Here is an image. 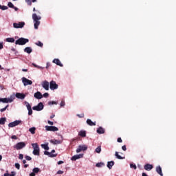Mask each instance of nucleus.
Here are the masks:
<instances>
[{"instance_id": "27", "label": "nucleus", "mask_w": 176, "mask_h": 176, "mask_svg": "<svg viewBox=\"0 0 176 176\" xmlns=\"http://www.w3.org/2000/svg\"><path fill=\"white\" fill-rule=\"evenodd\" d=\"M6 42H9L10 43H14V38H7Z\"/></svg>"}, {"instance_id": "47", "label": "nucleus", "mask_w": 176, "mask_h": 176, "mask_svg": "<svg viewBox=\"0 0 176 176\" xmlns=\"http://www.w3.org/2000/svg\"><path fill=\"white\" fill-rule=\"evenodd\" d=\"M60 105V107H65V102L64 100H62Z\"/></svg>"}, {"instance_id": "11", "label": "nucleus", "mask_w": 176, "mask_h": 176, "mask_svg": "<svg viewBox=\"0 0 176 176\" xmlns=\"http://www.w3.org/2000/svg\"><path fill=\"white\" fill-rule=\"evenodd\" d=\"M25 25V23L24 22H19V23H14L13 27L14 28H23Z\"/></svg>"}, {"instance_id": "9", "label": "nucleus", "mask_w": 176, "mask_h": 176, "mask_svg": "<svg viewBox=\"0 0 176 176\" xmlns=\"http://www.w3.org/2000/svg\"><path fill=\"white\" fill-rule=\"evenodd\" d=\"M21 123V120H15L12 122H10L8 124V127H16V126H19Z\"/></svg>"}, {"instance_id": "60", "label": "nucleus", "mask_w": 176, "mask_h": 176, "mask_svg": "<svg viewBox=\"0 0 176 176\" xmlns=\"http://www.w3.org/2000/svg\"><path fill=\"white\" fill-rule=\"evenodd\" d=\"M63 163H64V162H63V161L58 162V164H63Z\"/></svg>"}, {"instance_id": "39", "label": "nucleus", "mask_w": 176, "mask_h": 176, "mask_svg": "<svg viewBox=\"0 0 176 176\" xmlns=\"http://www.w3.org/2000/svg\"><path fill=\"white\" fill-rule=\"evenodd\" d=\"M57 105V102H55V101H50L48 102V105Z\"/></svg>"}, {"instance_id": "19", "label": "nucleus", "mask_w": 176, "mask_h": 176, "mask_svg": "<svg viewBox=\"0 0 176 176\" xmlns=\"http://www.w3.org/2000/svg\"><path fill=\"white\" fill-rule=\"evenodd\" d=\"M96 132L98 133V134H104L105 133V129L102 128V126H100L99 128H98Z\"/></svg>"}, {"instance_id": "36", "label": "nucleus", "mask_w": 176, "mask_h": 176, "mask_svg": "<svg viewBox=\"0 0 176 176\" xmlns=\"http://www.w3.org/2000/svg\"><path fill=\"white\" fill-rule=\"evenodd\" d=\"M39 171H40L39 168H34L33 169V173H34V174H38V173H39Z\"/></svg>"}, {"instance_id": "50", "label": "nucleus", "mask_w": 176, "mask_h": 176, "mask_svg": "<svg viewBox=\"0 0 176 176\" xmlns=\"http://www.w3.org/2000/svg\"><path fill=\"white\" fill-rule=\"evenodd\" d=\"M122 151H127V148L126 147V145L122 146Z\"/></svg>"}, {"instance_id": "57", "label": "nucleus", "mask_w": 176, "mask_h": 176, "mask_svg": "<svg viewBox=\"0 0 176 176\" xmlns=\"http://www.w3.org/2000/svg\"><path fill=\"white\" fill-rule=\"evenodd\" d=\"M12 9H14V10L16 12H17V10H19V8H17V7H15V6H14V8H12Z\"/></svg>"}, {"instance_id": "54", "label": "nucleus", "mask_w": 176, "mask_h": 176, "mask_svg": "<svg viewBox=\"0 0 176 176\" xmlns=\"http://www.w3.org/2000/svg\"><path fill=\"white\" fill-rule=\"evenodd\" d=\"M32 109H30L28 110V115H32Z\"/></svg>"}, {"instance_id": "22", "label": "nucleus", "mask_w": 176, "mask_h": 176, "mask_svg": "<svg viewBox=\"0 0 176 176\" xmlns=\"http://www.w3.org/2000/svg\"><path fill=\"white\" fill-rule=\"evenodd\" d=\"M156 172L157 173V174L163 176V172H162V167L160 166L156 167Z\"/></svg>"}, {"instance_id": "44", "label": "nucleus", "mask_w": 176, "mask_h": 176, "mask_svg": "<svg viewBox=\"0 0 176 176\" xmlns=\"http://www.w3.org/2000/svg\"><path fill=\"white\" fill-rule=\"evenodd\" d=\"M8 8L6 6H1V10H8Z\"/></svg>"}, {"instance_id": "46", "label": "nucleus", "mask_w": 176, "mask_h": 176, "mask_svg": "<svg viewBox=\"0 0 176 176\" xmlns=\"http://www.w3.org/2000/svg\"><path fill=\"white\" fill-rule=\"evenodd\" d=\"M19 159H20V160H23V159H24V155L23 154H19Z\"/></svg>"}, {"instance_id": "45", "label": "nucleus", "mask_w": 176, "mask_h": 176, "mask_svg": "<svg viewBox=\"0 0 176 176\" xmlns=\"http://www.w3.org/2000/svg\"><path fill=\"white\" fill-rule=\"evenodd\" d=\"M15 167L17 168V170H20V164L16 163L15 164Z\"/></svg>"}, {"instance_id": "25", "label": "nucleus", "mask_w": 176, "mask_h": 176, "mask_svg": "<svg viewBox=\"0 0 176 176\" xmlns=\"http://www.w3.org/2000/svg\"><path fill=\"white\" fill-rule=\"evenodd\" d=\"M78 135H80V137H82V138L86 137V131H80L78 133Z\"/></svg>"}, {"instance_id": "48", "label": "nucleus", "mask_w": 176, "mask_h": 176, "mask_svg": "<svg viewBox=\"0 0 176 176\" xmlns=\"http://www.w3.org/2000/svg\"><path fill=\"white\" fill-rule=\"evenodd\" d=\"M78 116V118H85V114L82 113V114H77L76 115Z\"/></svg>"}, {"instance_id": "7", "label": "nucleus", "mask_w": 176, "mask_h": 176, "mask_svg": "<svg viewBox=\"0 0 176 176\" xmlns=\"http://www.w3.org/2000/svg\"><path fill=\"white\" fill-rule=\"evenodd\" d=\"M50 88L51 90H56V89H58V85L56 83V81H51L50 82Z\"/></svg>"}, {"instance_id": "49", "label": "nucleus", "mask_w": 176, "mask_h": 176, "mask_svg": "<svg viewBox=\"0 0 176 176\" xmlns=\"http://www.w3.org/2000/svg\"><path fill=\"white\" fill-rule=\"evenodd\" d=\"M43 97H45V98H47V97H49V93H45V94L43 95Z\"/></svg>"}, {"instance_id": "29", "label": "nucleus", "mask_w": 176, "mask_h": 176, "mask_svg": "<svg viewBox=\"0 0 176 176\" xmlns=\"http://www.w3.org/2000/svg\"><path fill=\"white\" fill-rule=\"evenodd\" d=\"M35 130H36V128L32 127L29 129V131L31 133V134H35Z\"/></svg>"}, {"instance_id": "10", "label": "nucleus", "mask_w": 176, "mask_h": 176, "mask_svg": "<svg viewBox=\"0 0 176 176\" xmlns=\"http://www.w3.org/2000/svg\"><path fill=\"white\" fill-rule=\"evenodd\" d=\"M82 151H87V146L86 145H80L78 148L76 149V153H79L82 152Z\"/></svg>"}, {"instance_id": "18", "label": "nucleus", "mask_w": 176, "mask_h": 176, "mask_svg": "<svg viewBox=\"0 0 176 176\" xmlns=\"http://www.w3.org/2000/svg\"><path fill=\"white\" fill-rule=\"evenodd\" d=\"M52 63L54 64H56V65H58L59 67H63V64L61 63V61H60V59L55 58L53 60Z\"/></svg>"}, {"instance_id": "32", "label": "nucleus", "mask_w": 176, "mask_h": 176, "mask_svg": "<svg viewBox=\"0 0 176 176\" xmlns=\"http://www.w3.org/2000/svg\"><path fill=\"white\" fill-rule=\"evenodd\" d=\"M25 104L26 105L27 109L28 111H29L30 109H32V108L31 107V104H30V103H28V102H25Z\"/></svg>"}, {"instance_id": "14", "label": "nucleus", "mask_w": 176, "mask_h": 176, "mask_svg": "<svg viewBox=\"0 0 176 176\" xmlns=\"http://www.w3.org/2000/svg\"><path fill=\"white\" fill-rule=\"evenodd\" d=\"M34 97L37 100H41V98H43V95H42V93L40 91H37L34 94Z\"/></svg>"}, {"instance_id": "42", "label": "nucleus", "mask_w": 176, "mask_h": 176, "mask_svg": "<svg viewBox=\"0 0 176 176\" xmlns=\"http://www.w3.org/2000/svg\"><path fill=\"white\" fill-rule=\"evenodd\" d=\"M26 3H28V5H29V6H31V5H32V1L31 0H25Z\"/></svg>"}, {"instance_id": "51", "label": "nucleus", "mask_w": 176, "mask_h": 176, "mask_svg": "<svg viewBox=\"0 0 176 176\" xmlns=\"http://www.w3.org/2000/svg\"><path fill=\"white\" fill-rule=\"evenodd\" d=\"M47 123H48V124H50L51 126H53V124H54V123L50 120H48Z\"/></svg>"}, {"instance_id": "31", "label": "nucleus", "mask_w": 176, "mask_h": 176, "mask_svg": "<svg viewBox=\"0 0 176 176\" xmlns=\"http://www.w3.org/2000/svg\"><path fill=\"white\" fill-rule=\"evenodd\" d=\"M103 166H105V164L103 162H99L96 164V167H103Z\"/></svg>"}, {"instance_id": "64", "label": "nucleus", "mask_w": 176, "mask_h": 176, "mask_svg": "<svg viewBox=\"0 0 176 176\" xmlns=\"http://www.w3.org/2000/svg\"><path fill=\"white\" fill-rule=\"evenodd\" d=\"M27 167H28V164H25V165H24V168H27Z\"/></svg>"}, {"instance_id": "17", "label": "nucleus", "mask_w": 176, "mask_h": 176, "mask_svg": "<svg viewBox=\"0 0 176 176\" xmlns=\"http://www.w3.org/2000/svg\"><path fill=\"white\" fill-rule=\"evenodd\" d=\"M42 86H43V89H45V90H49V82H47V80H45L42 83Z\"/></svg>"}, {"instance_id": "21", "label": "nucleus", "mask_w": 176, "mask_h": 176, "mask_svg": "<svg viewBox=\"0 0 176 176\" xmlns=\"http://www.w3.org/2000/svg\"><path fill=\"white\" fill-rule=\"evenodd\" d=\"M25 53H28V54H31L32 53V48L31 47H27L24 49Z\"/></svg>"}, {"instance_id": "43", "label": "nucleus", "mask_w": 176, "mask_h": 176, "mask_svg": "<svg viewBox=\"0 0 176 176\" xmlns=\"http://www.w3.org/2000/svg\"><path fill=\"white\" fill-rule=\"evenodd\" d=\"M25 159L26 160H28V161L32 160V158L31 157L28 156V155H26V156L25 157Z\"/></svg>"}, {"instance_id": "2", "label": "nucleus", "mask_w": 176, "mask_h": 176, "mask_svg": "<svg viewBox=\"0 0 176 176\" xmlns=\"http://www.w3.org/2000/svg\"><path fill=\"white\" fill-rule=\"evenodd\" d=\"M29 42L30 40H28V38L21 37L15 41V45H25V43H28Z\"/></svg>"}, {"instance_id": "12", "label": "nucleus", "mask_w": 176, "mask_h": 176, "mask_svg": "<svg viewBox=\"0 0 176 176\" xmlns=\"http://www.w3.org/2000/svg\"><path fill=\"white\" fill-rule=\"evenodd\" d=\"M47 131H58V128L53 126H45Z\"/></svg>"}, {"instance_id": "20", "label": "nucleus", "mask_w": 176, "mask_h": 176, "mask_svg": "<svg viewBox=\"0 0 176 176\" xmlns=\"http://www.w3.org/2000/svg\"><path fill=\"white\" fill-rule=\"evenodd\" d=\"M44 155L49 156L50 157H56L57 154H52L50 152L45 151Z\"/></svg>"}, {"instance_id": "55", "label": "nucleus", "mask_w": 176, "mask_h": 176, "mask_svg": "<svg viewBox=\"0 0 176 176\" xmlns=\"http://www.w3.org/2000/svg\"><path fill=\"white\" fill-rule=\"evenodd\" d=\"M117 141H118V142H123V140H122L121 138H118Z\"/></svg>"}, {"instance_id": "15", "label": "nucleus", "mask_w": 176, "mask_h": 176, "mask_svg": "<svg viewBox=\"0 0 176 176\" xmlns=\"http://www.w3.org/2000/svg\"><path fill=\"white\" fill-rule=\"evenodd\" d=\"M15 97H16V98H19L20 100H24L25 98V94L16 93Z\"/></svg>"}, {"instance_id": "6", "label": "nucleus", "mask_w": 176, "mask_h": 176, "mask_svg": "<svg viewBox=\"0 0 176 176\" xmlns=\"http://www.w3.org/2000/svg\"><path fill=\"white\" fill-rule=\"evenodd\" d=\"M43 103L39 102L37 106L32 107L33 111H42L43 109Z\"/></svg>"}, {"instance_id": "58", "label": "nucleus", "mask_w": 176, "mask_h": 176, "mask_svg": "<svg viewBox=\"0 0 176 176\" xmlns=\"http://www.w3.org/2000/svg\"><path fill=\"white\" fill-rule=\"evenodd\" d=\"M22 71H23V72H28V69H23Z\"/></svg>"}, {"instance_id": "53", "label": "nucleus", "mask_w": 176, "mask_h": 176, "mask_svg": "<svg viewBox=\"0 0 176 176\" xmlns=\"http://www.w3.org/2000/svg\"><path fill=\"white\" fill-rule=\"evenodd\" d=\"M3 49V43H0V50Z\"/></svg>"}, {"instance_id": "8", "label": "nucleus", "mask_w": 176, "mask_h": 176, "mask_svg": "<svg viewBox=\"0 0 176 176\" xmlns=\"http://www.w3.org/2000/svg\"><path fill=\"white\" fill-rule=\"evenodd\" d=\"M22 82L24 86H28V85H32V81L31 80H28L25 77L22 78Z\"/></svg>"}, {"instance_id": "28", "label": "nucleus", "mask_w": 176, "mask_h": 176, "mask_svg": "<svg viewBox=\"0 0 176 176\" xmlns=\"http://www.w3.org/2000/svg\"><path fill=\"white\" fill-rule=\"evenodd\" d=\"M6 122V118H0V124H5Z\"/></svg>"}, {"instance_id": "40", "label": "nucleus", "mask_w": 176, "mask_h": 176, "mask_svg": "<svg viewBox=\"0 0 176 176\" xmlns=\"http://www.w3.org/2000/svg\"><path fill=\"white\" fill-rule=\"evenodd\" d=\"M130 167L131 168H134V170H137V166L134 164H131Z\"/></svg>"}, {"instance_id": "30", "label": "nucleus", "mask_w": 176, "mask_h": 176, "mask_svg": "<svg viewBox=\"0 0 176 176\" xmlns=\"http://www.w3.org/2000/svg\"><path fill=\"white\" fill-rule=\"evenodd\" d=\"M41 148L45 149V151H49V146L47 144H41Z\"/></svg>"}, {"instance_id": "16", "label": "nucleus", "mask_w": 176, "mask_h": 176, "mask_svg": "<svg viewBox=\"0 0 176 176\" xmlns=\"http://www.w3.org/2000/svg\"><path fill=\"white\" fill-rule=\"evenodd\" d=\"M144 170H146V171H151L152 168H153V166L150 164H145L144 166Z\"/></svg>"}, {"instance_id": "4", "label": "nucleus", "mask_w": 176, "mask_h": 176, "mask_svg": "<svg viewBox=\"0 0 176 176\" xmlns=\"http://www.w3.org/2000/svg\"><path fill=\"white\" fill-rule=\"evenodd\" d=\"M14 100V96H11L10 98H1L0 102H3V104H9V102H13Z\"/></svg>"}, {"instance_id": "38", "label": "nucleus", "mask_w": 176, "mask_h": 176, "mask_svg": "<svg viewBox=\"0 0 176 176\" xmlns=\"http://www.w3.org/2000/svg\"><path fill=\"white\" fill-rule=\"evenodd\" d=\"M8 108H9V104H7L4 108H3V109H0V111L1 112H5V111L6 110V109H8Z\"/></svg>"}, {"instance_id": "24", "label": "nucleus", "mask_w": 176, "mask_h": 176, "mask_svg": "<svg viewBox=\"0 0 176 176\" xmlns=\"http://www.w3.org/2000/svg\"><path fill=\"white\" fill-rule=\"evenodd\" d=\"M113 164H115V162L113 161L108 162V163H107L108 168H109V170H111V168H112V166H113Z\"/></svg>"}, {"instance_id": "56", "label": "nucleus", "mask_w": 176, "mask_h": 176, "mask_svg": "<svg viewBox=\"0 0 176 176\" xmlns=\"http://www.w3.org/2000/svg\"><path fill=\"white\" fill-rule=\"evenodd\" d=\"M11 138H12V140H17V136H16V135H12V136L11 137Z\"/></svg>"}, {"instance_id": "1", "label": "nucleus", "mask_w": 176, "mask_h": 176, "mask_svg": "<svg viewBox=\"0 0 176 176\" xmlns=\"http://www.w3.org/2000/svg\"><path fill=\"white\" fill-rule=\"evenodd\" d=\"M32 19H33V21H34V28H35V30H38V28L41 25V21H39V20H41L42 19V17L41 16H38V15H36V14L34 13V14H32Z\"/></svg>"}, {"instance_id": "63", "label": "nucleus", "mask_w": 176, "mask_h": 176, "mask_svg": "<svg viewBox=\"0 0 176 176\" xmlns=\"http://www.w3.org/2000/svg\"><path fill=\"white\" fill-rule=\"evenodd\" d=\"M142 176H148V175H146V173H143Z\"/></svg>"}, {"instance_id": "23", "label": "nucleus", "mask_w": 176, "mask_h": 176, "mask_svg": "<svg viewBox=\"0 0 176 176\" xmlns=\"http://www.w3.org/2000/svg\"><path fill=\"white\" fill-rule=\"evenodd\" d=\"M87 124L89 126H96V122H93V121H91V120H90V119H87Z\"/></svg>"}, {"instance_id": "33", "label": "nucleus", "mask_w": 176, "mask_h": 176, "mask_svg": "<svg viewBox=\"0 0 176 176\" xmlns=\"http://www.w3.org/2000/svg\"><path fill=\"white\" fill-rule=\"evenodd\" d=\"M50 142H52V144H54V145H56L57 144H60V140H51Z\"/></svg>"}, {"instance_id": "3", "label": "nucleus", "mask_w": 176, "mask_h": 176, "mask_svg": "<svg viewBox=\"0 0 176 176\" xmlns=\"http://www.w3.org/2000/svg\"><path fill=\"white\" fill-rule=\"evenodd\" d=\"M32 146L34 148L33 155L35 156H39V146L38 145V143L32 144Z\"/></svg>"}, {"instance_id": "41", "label": "nucleus", "mask_w": 176, "mask_h": 176, "mask_svg": "<svg viewBox=\"0 0 176 176\" xmlns=\"http://www.w3.org/2000/svg\"><path fill=\"white\" fill-rule=\"evenodd\" d=\"M8 8H12L13 9V8H14V5H13V3L12 2H9L8 4Z\"/></svg>"}, {"instance_id": "5", "label": "nucleus", "mask_w": 176, "mask_h": 176, "mask_svg": "<svg viewBox=\"0 0 176 176\" xmlns=\"http://www.w3.org/2000/svg\"><path fill=\"white\" fill-rule=\"evenodd\" d=\"M25 143L23 142H21L17 143L14 146V148H16L17 151H20V149H23V148H25Z\"/></svg>"}, {"instance_id": "61", "label": "nucleus", "mask_w": 176, "mask_h": 176, "mask_svg": "<svg viewBox=\"0 0 176 176\" xmlns=\"http://www.w3.org/2000/svg\"><path fill=\"white\" fill-rule=\"evenodd\" d=\"M54 153H56V151L55 150H52V152H51L52 155H54Z\"/></svg>"}, {"instance_id": "59", "label": "nucleus", "mask_w": 176, "mask_h": 176, "mask_svg": "<svg viewBox=\"0 0 176 176\" xmlns=\"http://www.w3.org/2000/svg\"><path fill=\"white\" fill-rule=\"evenodd\" d=\"M30 176H35V173L34 172H32L30 174Z\"/></svg>"}, {"instance_id": "52", "label": "nucleus", "mask_w": 176, "mask_h": 176, "mask_svg": "<svg viewBox=\"0 0 176 176\" xmlns=\"http://www.w3.org/2000/svg\"><path fill=\"white\" fill-rule=\"evenodd\" d=\"M57 174H58V175L64 174V171H63V170H58Z\"/></svg>"}, {"instance_id": "62", "label": "nucleus", "mask_w": 176, "mask_h": 176, "mask_svg": "<svg viewBox=\"0 0 176 176\" xmlns=\"http://www.w3.org/2000/svg\"><path fill=\"white\" fill-rule=\"evenodd\" d=\"M54 116H56L54 114H52L51 116H50V119H53V118H54Z\"/></svg>"}, {"instance_id": "37", "label": "nucleus", "mask_w": 176, "mask_h": 176, "mask_svg": "<svg viewBox=\"0 0 176 176\" xmlns=\"http://www.w3.org/2000/svg\"><path fill=\"white\" fill-rule=\"evenodd\" d=\"M36 45L37 46H39L40 47H43V43H42V42L41 41H38L37 43H36Z\"/></svg>"}, {"instance_id": "26", "label": "nucleus", "mask_w": 176, "mask_h": 176, "mask_svg": "<svg viewBox=\"0 0 176 176\" xmlns=\"http://www.w3.org/2000/svg\"><path fill=\"white\" fill-rule=\"evenodd\" d=\"M115 156L117 157V159H119L120 160L124 159V157H122L119 155V153L118 151L116 152Z\"/></svg>"}, {"instance_id": "35", "label": "nucleus", "mask_w": 176, "mask_h": 176, "mask_svg": "<svg viewBox=\"0 0 176 176\" xmlns=\"http://www.w3.org/2000/svg\"><path fill=\"white\" fill-rule=\"evenodd\" d=\"M14 175H16V173L14 172L11 173V174H9L7 173L3 175V176H14Z\"/></svg>"}, {"instance_id": "34", "label": "nucleus", "mask_w": 176, "mask_h": 176, "mask_svg": "<svg viewBox=\"0 0 176 176\" xmlns=\"http://www.w3.org/2000/svg\"><path fill=\"white\" fill-rule=\"evenodd\" d=\"M95 151L96 152V153H101V146H98L96 148Z\"/></svg>"}, {"instance_id": "13", "label": "nucleus", "mask_w": 176, "mask_h": 176, "mask_svg": "<svg viewBox=\"0 0 176 176\" xmlns=\"http://www.w3.org/2000/svg\"><path fill=\"white\" fill-rule=\"evenodd\" d=\"M82 157H83V154L76 155L72 157L71 160L75 162L78 160V159H82Z\"/></svg>"}]
</instances>
